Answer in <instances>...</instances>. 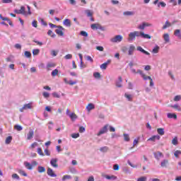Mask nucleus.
I'll use <instances>...</instances> for the list:
<instances>
[{"label": "nucleus", "instance_id": "f257e3e1", "mask_svg": "<svg viewBox=\"0 0 181 181\" xmlns=\"http://www.w3.org/2000/svg\"><path fill=\"white\" fill-rule=\"evenodd\" d=\"M24 165L25 166L26 169H28V170H32L35 166H37V162L33 161L30 164V163L24 162Z\"/></svg>", "mask_w": 181, "mask_h": 181}, {"label": "nucleus", "instance_id": "a18cd8bd", "mask_svg": "<svg viewBox=\"0 0 181 181\" xmlns=\"http://www.w3.org/2000/svg\"><path fill=\"white\" fill-rule=\"evenodd\" d=\"M172 144L173 145H177L178 141H177V137H174L172 140Z\"/></svg>", "mask_w": 181, "mask_h": 181}, {"label": "nucleus", "instance_id": "69168bd1", "mask_svg": "<svg viewBox=\"0 0 181 181\" xmlns=\"http://www.w3.org/2000/svg\"><path fill=\"white\" fill-rule=\"evenodd\" d=\"M180 100H181V95H176L174 98V101H180Z\"/></svg>", "mask_w": 181, "mask_h": 181}, {"label": "nucleus", "instance_id": "f3484780", "mask_svg": "<svg viewBox=\"0 0 181 181\" xmlns=\"http://www.w3.org/2000/svg\"><path fill=\"white\" fill-rule=\"evenodd\" d=\"M156 139L158 141H159V139H160V136H159V135L153 136L150 137L149 139H148V141H151L152 142H155V141H156Z\"/></svg>", "mask_w": 181, "mask_h": 181}, {"label": "nucleus", "instance_id": "9d476101", "mask_svg": "<svg viewBox=\"0 0 181 181\" xmlns=\"http://www.w3.org/2000/svg\"><path fill=\"white\" fill-rule=\"evenodd\" d=\"M90 28L93 30H97V29H103V26H101L100 23L91 24Z\"/></svg>", "mask_w": 181, "mask_h": 181}, {"label": "nucleus", "instance_id": "a211bd4d", "mask_svg": "<svg viewBox=\"0 0 181 181\" xmlns=\"http://www.w3.org/2000/svg\"><path fill=\"white\" fill-rule=\"evenodd\" d=\"M32 108V106L28 103L23 105V107L20 109L21 112H23L24 110H30Z\"/></svg>", "mask_w": 181, "mask_h": 181}, {"label": "nucleus", "instance_id": "dca6fc26", "mask_svg": "<svg viewBox=\"0 0 181 181\" xmlns=\"http://www.w3.org/2000/svg\"><path fill=\"white\" fill-rule=\"evenodd\" d=\"M153 155H154V158H156L157 160H159V159H160V158L163 156V154L160 151H157L154 153Z\"/></svg>", "mask_w": 181, "mask_h": 181}, {"label": "nucleus", "instance_id": "7c9ffc66", "mask_svg": "<svg viewBox=\"0 0 181 181\" xmlns=\"http://www.w3.org/2000/svg\"><path fill=\"white\" fill-rule=\"evenodd\" d=\"M135 34L133 33H130L129 35V40L131 41V40H134V39H135Z\"/></svg>", "mask_w": 181, "mask_h": 181}, {"label": "nucleus", "instance_id": "bf43d9fd", "mask_svg": "<svg viewBox=\"0 0 181 181\" xmlns=\"http://www.w3.org/2000/svg\"><path fill=\"white\" fill-rule=\"evenodd\" d=\"M24 54L25 57H32V54L29 51H25Z\"/></svg>", "mask_w": 181, "mask_h": 181}, {"label": "nucleus", "instance_id": "4c0bfd02", "mask_svg": "<svg viewBox=\"0 0 181 181\" xmlns=\"http://www.w3.org/2000/svg\"><path fill=\"white\" fill-rule=\"evenodd\" d=\"M71 179V176L69 175H65L63 176L62 177V180L64 181V180H69Z\"/></svg>", "mask_w": 181, "mask_h": 181}, {"label": "nucleus", "instance_id": "c03bdc74", "mask_svg": "<svg viewBox=\"0 0 181 181\" xmlns=\"http://www.w3.org/2000/svg\"><path fill=\"white\" fill-rule=\"evenodd\" d=\"M86 13L89 18H91L93 16V12L90 10H86Z\"/></svg>", "mask_w": 181, "mask_h": 181}, {"label": "nucleus", "instance_id": "680f3d73", "mask_svg": "<svg viewBox=\"0 0 181 181\" xmlns=\"http://www.w3.org/2000/svg\"><path fill=\"white\" fill-rule=\"evenodd\" d=\"M2 4H12V0H1Z\"/></svg>", "mask_w": 181, "mask_h": 181}, {"label": "nucleus", "instance_id": "9b49d317", "mask_svg": "<svg viewBox=\"0 0 181 181\" xmlns=\"http://www.w3.org/2000/svg\"><path fill=\"white\" fill-rule=\"evenodd\" d=\"M50 164L53 168H59V164H57V158H52L50 160Z\"/></svg>", "mask_w": 181, "mask_h": 181}, {"label": "nucleus", "instance_id": "4be33fe9", "mask_svg": "<svg viewBox=\"0 0 181 181\" xmlns=\"http://www.w3.org/2000/svg\"><path fill=\"white\" fill-rule=\"evenodd\" d=\"M140 36L143 37V39H151V35L148 34L144 33V32H140Z\"/></svg>", "mask_w": 181, "mask_h": 181}, {"label": "nucleus", "instance_id": "603ef678", "mask_svg": "<svg viewBox=\"0 0 181 181\" xmlns=\"http://www.w3.org/2000/svg\"><path fill=\"white\" fill-rule=\"evenodd\" d=\"M100 152H107L108 151V147L104 146L100 148Z\"/></svg>", "mask_w": 181, "mask_h": 181}, {"label": "nucleus", "instance_id": "2f4dec72", "mask_svg": "<svg viewBox=\"0 0 181 181\" xmlns=\"http://www.w3.org/2000/svg\"><path fill=\"white\" fill-rule=\"evenodd\" d=\"M69 117L72 121H74V119H77V115H76L75 113H71L69 115Z\"/></svg>", "mask_w": 181, "mask_h": 181}, {"label": "nucleus", "instance_id": "774afa93", "mask_svg": "<svg viewBox=\"0 0 181 181\" xmlns=\"http://www.w3.org/2000/svg\"><path fill=\"white\" fill-rule=\"evenodd\" d=\"M146 177H141L137 179V181H146Z\"/></svg>", "mask_w": 181, "mask_h": 181}, {"label": "nucleus", "instance_id": "6e6552de", "mask_svg": "<svg viewBox=\"0 0 181 181\" xmlns=\"http://www.w3.org/2000/svg\"><path fill=\"white\" fill-rule=\"evenodd\" d=\"M64 26H66V28H71V21L69 18H66L63 21Z\"/></svg>", "mask_w": 181, "mask_h": 181}, {"label": "nucleus", "instance_id": "423d86ee", "mask_svg": "<svg viewBox=\"0 0 181 181\" xmlns=\"http://www.w3.org/2000/svg\"><path fill=\"white\" fill-rule=\"evenodd\" d=\"M148 26H152L151 24H149L148 23H142V24L139 25L138 26V29H139L140 30H144L145 28H147Z\"/></svg>", "mask_w": 181, "mask_h": 181}, {"label": "nucleus", "instance_id": "0eeeda50", "mask_svg": "<svg viewBox=\"0 0 181 181\" xmlns=\"http://www.w3.org/2000/svg\"><path fill=\"white\" fill-rule=\"evenodd\" d=\"M47 173L48 176H50L51 177H56L57 176V175L54 173V171H53V170L50 168H48Z\"/></svg>", "mask_w": 181, "mask_h": 181}, {"label": "nucleus", "instance_id": "f03ea898", "mask_svg": "<svg viewBox=\"0 0 181 181\" xmlns=\"http://www.w3.org/2000/svg\"><path fill=\"white\" fill-rule=\"evenodd\" d=\"M65 30L64 28L62 25H57V29L55 30V33L58 35V36H64V33L63 32Z\"/></svg>", "mask_w": 181, "mask_h": 181}, {"label": "nucleus", "instance_id": "aec40b11", "mask_svg": "<svg viewBox=\"0 0 181 181\" xmlns=\"http://www.w3.org/2000/svg\"><path fill=\"white\" fill-rule=\"evenodd\" d=\"M110 63H111V61L107 60V62L103 63V64L100 65V69H102L103 70H105L107 69V66H108V64H110Z\"/></svg>", "mask_w": 181, "mask_h": 181}, {"label": "nucleus", "instance_id": "7ed1b4c3", "mask_svg": "<svg viewBox=\"0 0 181 181\" xmlns=\"http://www.w3.org/2000/svg\"><path fill=\"white\" fill-rule=\"evenodd\" d=\"M27 8L28 9V12H25V6H22L20 9V12H21V15H32V12H30V6H27Z\"/></svg>", "mask_w": 181, "mask_h": 181}, {"label": "nucleus", "instance_id": "ddd939ff", "mask_svg": "<svg viewBox=\"0 0 181 181\" xmlns=\"http://www.w3.org/2000/svg\"><path fill=\"white\" fill-rule=\"evenodd\" d=\"M136 50L141 52V53H144V54H146V56H149V54H151V53L144 49L141 46L137 47Z\"/></svg>", "mask_w": 181, "mask_h": 181}, {"label": "nucleus", "instance_id": "052dcab7", "mask_svg": "<svg viewBox=\"0 0 181 181\" xmlns=\"http://www.w3.org/2000/svg\"><path fill=\"white\" fill-rule=\"evenodd\" d=\"M11 177L13 179H17V180H19L20 177H19V175H18V174L16 173H14L11 175Z\"/></svg>", "mask_w": 181, "mask_h": 181}, {"label": "nucleus", "instance_id": "58836bf2", "mask_svg": "<svg viewBox=\"0 0 181 181\" xmlns=\"http://www.w3.org/2000/svg\"><path fill=\"white\" fill-rule=\"evenodd\" d=\"M80 35L83 36L84 37H88V33L86 31H81Z\"/></svg>", "mask_w": 181, "mask_h": 181}, {"label": "nucleus", "instance_id": "c756f323", "mask_svg": "<svg viewBox=\"0 0 181 181\" xmlns=\"http://www.w3.org/2000/svg\"><path fill=\"white\" fill-rule=\"evenodd\" d=\"M175 36H177L179 39H181L180 30H175L174 32Z\"/></svg>", "mask_w": 181, "mask_h": 181}, {"label": "nucleus", "instance_id": "c85d7f7f", "mask_svg": "<svg viewBox=\"0 0 181 181\" xmlns=\"http://www.w3.org/2000/svg\"><path fill=\"white\" fill-rule=\"evenodd\" d=\"M38 172L39 173H45V172H46V168H45V167L38 166Z\"/></svg>", "mask_w": 181, "mask_h": 181}, {"label": "nucleus", "instance_id": "f704fd0d", "mask_svg": "<svg viewBox=\"0 0 181 181\" xmlns=\"http://www.w3.org/2000/svg\"><path fill=\"white\" fill-rule=\"evenodd\" d=\"M52 77H56L59 74V70L58 69H54L52 71Z\"/></svg>", "mask_w": 181, "mask_h": 181}, {"label": "nucleus", "instance_id": "8fccbe9b", "mask_svg": "<svg viewBox=\"0 0 181 181\" xmlns=\"http://www.w3.org/2000/svg\"><path fill=\"white\" fill-rule=\"evenodd\" d=\"M93 76L95 77V78H101V74H100V73L98 72L94 73Z\"/></svg>", "mask_w": 181, "mask_h": 181}, {"label": "nucleus", "instance_id": "bb28decb", "mask_svg": "<svg viewBox=\"0 0 181 181\" xmlns=\"http://www.w3.org/2000/svg\"><path fill=\"white\" fill-rule=\"evenodd\" d=\"M39 144H37V142L35 141L33 142L30 146H29V149L33 150L35 149V148H36V146H37Z\"/></svg>", "mask_w": 181, "mask_h": 181}, {"label": "nucleus", "instance_id": "f8f14e48", "mask_svg": "<svg viewBox=\"0 0 181 181\" xmlns=\"http://www.w3.org/2000/svg\"><path fill=\"white\" fill-rule=\"evenodd\" d=\"M132 72L134 74H140V76L142 77L143 76H145V74H144V71H142V70L141 69H138L137 71L135 69H132Z\"/></svg>", "mask_w": 181, "mask_h": 181}, {"label": "nucleus", "instance_id": "6ab92c4d", "mask_svg": "<svg viewBox=\"0 0 181 181\" xmlns=\"http://www.w3.org/2000/svg\"><path fill=\"white\" fill-rule=\"evenodd\" d=\"M134 52H135V46L131 45L128 51L129 56H132V54H134Z\"/></svg>", "mask_w": 181, "mask_h": 181}, {"label": "nucleus", "instance_id": "4468645a", "mask_svg": "<svg viewBox=\"0 0 181 181\" xmlns=\"http://www.w3.org/2000/svg\"><path fill=\"white\" fill-rule=\"evenodd\" d=\"M33 135H35L33 130H30L27 134V140L30 141L33 138Z\"/></svg>", "mask_w": 181, "mask_h": 181}, {"label": "nucleus", "instance_id": "cd10ccee", "mask_svg": "<svg viewBox=\"0 0 181 181\" xmlns=\"http://www.w3.org/2000/svg\"><path fill=\"white\" fill-rule=\"evenodd\" d=\"M18 173L20 175H21V176H25V177L28 176V174H27V173L25 172V170H23L19 169V170H18Z\"/></svg>", "mask_w": 181, "mask_h": 181}, {"label": "nucleus", "instance_id": "20e7f679", "mask_svg": "<svg viewBox=\"0 0 181 181\" xmlns=\"http://www.w3.org/2000/svg\"><path fill=\"white\" fill-rule=\"evenodd\" d=\"M122 41V37L121 35H116L115 37L110 39V42L112 43H118Z\"/></svg>", "mask_w": 181, "mask_h": 181}, {"label": "nucleus", "instance_id": "2eb2a0df", "mask_svg": "<svg viewBox=\"0 0 181 181\" xmlns=\"http://www.w3.org/2000/svg\"><path fill=\"white\" fill-rule=\"evenodd\" d=\"M0 19H1L2 21H7L10 26H13V23H12V21L7 17H3L2 14H0Z\"/></svg>", "mask_w": 181, "mask_h": 181}, {"label": "nucleus", "instance_id": "b1692460", "mask_svg": "<svg viewBox=\"0 0 181 181\" xmlns=\"http://www.w3.org/2000/svg\"><path fill=\"white\" fill-rule=\"evenodd\" d=\"M94 108H95V107L93 103H89L86 107L87 111H91V110H94Z\"/></svg>", "mask_w": 181, "mask_h": 181}, {"label": "nucleus", "instance_id": "1a4fd4ad", "mask_svg": "<svg viewBox=\"0 0 181 181\" xmlns=\"http://www.w3.org/2000/svg\"><path fill=\"white\" fill-rule=\"evenodd\" d=\"M142 78L145 81L150 80V87H153V80H152V78H151V76L142 75Z\"/></svg>", "mask_w": 181, "mask_h": 181}, {"label": "nucleus", "instance_id": "5701e85b", "mask_svg": "<svg viewBox=\"0 0 181 181\" xmlns=\"http://www.w3.org/2000/svg\"><path fill=\"white\" fill-rule=\"evenodd\" d=\"M157 132H158V135H160V136L165 135V129L158 128V129H157Z\"/></svg>", "mask_w": 181, "mask_h": 181}, {"label": "nucleus", "instance_id": "72a5a7b5", "mask_svg": "<svg viewBox=\"0 0 181 181\" xmlns=\"http://www.w3.org/2000/svg\"><path fill=\"white\" fill-rule=\"evenodd\" d=\"M169 107H171V108L177 110V111H180V106H179V105H169Z\"/></svg>", "mask_w": 181, "mask_h": 181}, {"label": "nucleus", "instance_id": "6e6d98bb", "mask_svg": "<svg viewBox=\"0 0 181 181\" xmlns=\"http://www.w3.org/2000/svg\"><path fill=\"white\" fill-rule=\"evenodd\" d=\"M80 136V134L78 133H74L71 134V138H74V139L78 138Z\"/></svg>", "mask_w": 181, "mask_h": 181}, {"label": "nucleus", "instance_id": "09e8293b", "mask_svg": "<svg viewBox=\"0 0 181 181\" xmlns=\"http://www.w3.org/2000/svg\"><path fill=\"white\" fill-rule=\"evenodd\" d=\"M124 141H126V142H129V135L127 134H124Z\"/></svg>", "mask_w": 181, "mask_h": 181}, {"label": "nucleus", "instance_id": "4d7b16f0", "mask_svg": "<svg viewBox=\"0 0 181 181\" xmlns=\"http://www.w3.org/2000/svg\"><path fill=\"white\" fill-rule=\"evenodd\" d=\"M64 59H66V60L73 59V55L71 54H68L64 57Z\"/></svg>", "mask_w": 181, "mask_h": 181}, {"label": "nucleus", "instance_id": "37998d69", "mask_svg": "<svg viewBox=\"0 0 181 181\" xmlns=\"http://www.w3.org/2000/svg\"><path fill=\"white\" fill-rule=\"evenodd\" d=\"M40 53V50L39 49H35L33 50V54L34 56H37V54H39Z\"/></svg>", "mask_w": 181, "mask_h": 181}, {"label": "nucleus", "instance_id": "e433bc0d", "mask_svg": "<svg viewBox=\"0 0 181 181\" xmlns=\"http://www.w3.org/2000/svg\"><path fill=\"white\" fill-rule=\"evenodd\" d=\"M14 129H16V131H22V129H23V127H22V126L21 125H15L14 126Z\"/></svg>", "mask_w": 181, "mask_h": 181}, {"label": "nucleus", "instance_id": "338daca9", "mask_svg": "<svg viewBox=\"0 0 181 181\" xmlns=\"http://www.w3.org/2000/svg\"><path fill=\"white\" fill-rule=\"evenodd\" d=\"M33 28H37V21L34 20L32 23Z\"/></svg>", "mask_w": 181, "mask_h": 181}, {"label": "nucleus", "instance_id": "79ce46f5", "mask_svg": "<svg viewBox=\"0 0 181 181\" xmlns=\"http://www.w3.org/2000/svg\"><path fill=\"white\" fill-rule=\"evenodd\" d=\"M152 53H159V46H156L152 51Z\"/></svg>", "mask_w": 181, "mask_h": 181}, {"label": "nucleus", "instance_id": "5fc2aeb1", "mask_svg": "<svg viewBox=\"0 0 181 181\" xmlns=\"http://www.w3.org/2000/svg\"><path fill=\"white\" fill-rule=\"evenodd\" d=\"M105 179H107L108 180H111V179H117V177L112 175H105Z\"/></svg>", "mask_w": 181, "mask_h": 181}, {"label": "nucleus", "instance_id": "39448f33", "mask_svg": "<svg viewBox=\"0 0 181 181\" xmlns=\"http://www.w3.org/2000/svg\"><path fill=\"white\" fill-rule=\"evenodd\" d=\"M108 131V124L105 125L102 129L99 131L98 133V136H100V135H103V134H105Z\"/></svg>", "mask_w": 181, "mask_h": 181}, {"label": "nucleus", "instance_id": "ea45409f", "mask_svg": "<svg viewBox=\"0 0 181 181\" xmlns=\"http://www.w3.org/2000/svg\"><path fill=\"white\" fill-rule=\"evenodd\" d=\"M124 97L127 98L128 101H132V95H131L129 94H127V93H125Z\"/></svg>", "mask_w": 181, "mask_h": 181}, {"label": "nucleus", "instance_id": "3c124183", "mask_svg": "<svg viewBox=\"0 0 181 181\" xmlns=\"http://www.w3.org/2000/svg\"><path fill=\"white\" fill-rule=\"evenodd\" d=\"M158 8H160V6H162V8H165V6H166V3L163 2V1H160L158 4Z\"/></svg>", "mask_w": 181, "mask_h": 181}, {"label": "nucleus", "instance_id": "412c9836", "mask_svg": "<svg viewBox=\"0 0 181 181\" xmlns=\"http://www.w3.org/2000/svg\"><path fill=\"white\" fill-rule=\"evenodd\" d=\"M167 117L168 118H170V119L173 118L174 119H177V115L175 113H168Z\"/></svg>", "mask_w": 181, "mask_h": 181}, {"label": "nucleus", "instance_id": "0e129e2a", "mask_svg": "<svg viewBox=\"0 0 181 181\" xmlns=\"http://www.w3.org/2000/svg\"><path fill=\"white\" fill-rule=\"evenodd\" d=\"M44 152L47 156H50V151H49V149L45 148Z\"/></svg>", "mask_w": 181, "mask_h": 181}, {"label": "nucleus", "instance_id": "a878e982", "mask_svg": "<svg viewBox=\"0 0 181 181\" xmlns=\"http://www.w3.org/2000/svg\"><path fill=\"white\" fill-rule=\"evenodd\" d=\"M168 163H169V161L168 160H163L161 162V168H166V166H168Z\"/></svg>", "mask_w": 181, "mask_h": 181}, {"label": "nucleus", "instance_id": "13d9d810", "mask_svg": "<svg viewBox=\"0 0 181 181\" xmlns=\"http://www.w3.org/2000/svg\"><path fill=\"white\" fill-rule=\"evenodd\" d=\"M42 95L45 98H49L50 97V94L47 92H43Z\"/></svg>", "mask_w": 181, "mask_h": 181}, {"label": "nucleus", "instance_id": "864d4df0", "mask_svg": "<svg viewBox=\"0 0 181 181\" xmlns=\"http://www.w3.org/2000/svg\"><path fill=\"white\" fill-rule=\"evenodd\" d=\"M179 155H181L180 151L177 150L176 151H175L174 156H175V158H179Z\"/></svg>", "mask_w": 181, "mask_h": 181}, {"label": "nucleus", "instance_id": "a19ab883", "mask_svg": "<svg viewBox=\"0 0 181 181\" xmlns=\"http://www.w3.org/2000/svg\"><path fill=\"white\" fill-rule=\"evenodd\" d=\"M123 14L125 16H131L132 15H134V12H132V11H125V12L123 13Z\"/></svg>", "mask_w": 181, "mask_h": 181}, {"label": "nucleus", "instance_id": "de8ad7c7", "mask_svg": "<svg viewBox=\"0 0 181 181\" xmlns=\"http://www.w3.org/2000/svg\"><path fill=\"white\" fill-rule=\"evenodd\" d=\"M52 67H56V64L54 63H49L47 65V68L51 69Z\"/></svg>", "mask_w": 181, "mask_h": 181}, {"label": "nucleus", "instance_id": "c9c22d12", "mask_svg": "<svg viewBox=\"0 0 181 181\" xmlns=\"http://www.w3.org/2000/svg\"><path fill=\"white\" fill-rule=\"evenodd\" d=\"M37 152L40 154V156H45V153H43V151H42V148H38L37 149Z\"/></svg>", "mask_w": 181, "mask_h": 181}, {"label": "nucleus", "instance_id": "49530a36", "mask_svg": "<svg viewBox=\"0 0 181 181\" xmlns=\"http://www.w3.org/2000/svg\"><path fill=\"white\" fill-rule=\"evenodd\" d=\"M170 23H169V21H166L165 24L163 26V29H166L168 28H170Z\"/></svg>", "mask_w": 181, "mask_h": 181}, {"label": "nucleus", "instance_id": "393cba45", "mask_svg": "<svg viewBox=\"0 0 181 181\" xmlns=\"http://www.w3.org/2000/svg\"><path fill=\"white\" fill-rule=\"evenodd\" d=\"M163 39H164L165 43H169V42H170L169 34H168V33L164 34Z\"/></svg>", "mask_w": 181, "mask_h": 181}, {"label": "nucleus", "instance_id": "e2e57ef3", "mask_svg": "<svg viewBox=\"0 0 181 181\" xmlns=\"http://www.w3.org/2000/svg\"><path fill=\"white\" fill-rule=\"evenodd\" d=\"M68 84H69V86H74V84H77V81H69Z\"/></svg>", "mask_w": 181, "mask_h": 181}, {"label": "nucleus", "instance_id": "473e14b6", "mask_svg": "<svg viewBox=\"0 0 181 181\" xmlns=\"http://www.w3.org/2000/svg\"><path fill=\"white\" fill-rule=\"evenodd\" d=\"M11 142H12V136H8V137H6V144L7 145H9V144H11Z\"/></svg>", "mask_w": 181, "mask_h": 181}]
</instances>
